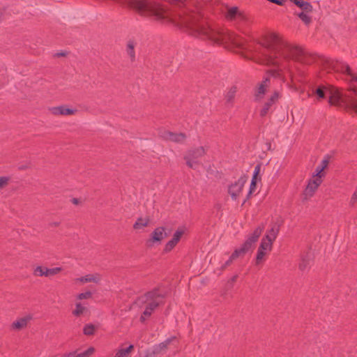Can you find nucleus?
Instances as JSON below:
<instances>
[{
    "instance_id": "obj_9",
    "label": "nucleus",
    "mask_w": 357,
    "mask_h": 357,
    "mask_svg": "<svg viewBox=\"0 0 357 357\" xmlns=\"http://www.w3.org/2000/svg\"><path fill=\"white\" fill-rule=\"evenodd\" d=\"M245 179L243 177L238 178L234 183L231 184L228 189V192L233 200H236L243 190L245 183Z\"/></svg>"
},
{
    "instance_id": "obj_6",
    "label": "nucleus",
    "mask_w": 357,
    "mask_h": 357,
    "mask_svg": "<svg viewBox=\"0 0 357 357\" xmlns=\"http://www.w3.org/2000/svg\"><path fill=\"white\" fill-rule=\"evenodd\" d=\"M322 183V179L317 176H313L309 180L308 183L303 192V199L307 200L311 198L319 186Z\"/></svg>"
},
{
    "instance_id": "obj_22",
    "label": "nucleus",
    "mask_w": 357,
    "mask_h": 357,
    "mask_svg": "<svg viewBox=\"0 0 357 357\" xmlns=\"http://www.w3.org/2000/svg\"><path fill=\"white\" fill-rule=\"evenodd\" d=\"M279 227L277 225H274L271 229L267 231L266 236L264 237L267 240H270L271 242H273L278 234Z\"/></svg>"
},
{
    "instance_id": "obj_30",
    "label": "nucleus",
    "mask_w": 357,
    "mask_h": 357,
    "mask_svg": "<svg viewBox=\"0 0 357 357\" xmlns=\"http://www.w3.org/2000/svg\"><path fill=\"white\" fill-rule=\"evenodd\" d=\"M308 13H309L301 12L298 14V17L307 25L309 24L312 20Z\"/></svg>"
},
{
    "instance_id": "obj_12",
    "label": "nucleus",
    "mask_w": 357,
    "mask_h": 357,
    "mask_svg": "<svg viewBox=\"0 0 357 357\" xmlns=\"http://www.w3.org/2000/svg\"><path fill=\"white\" fill-rule=\"evenodd\" d=\"M183 234V230H180V229L177 230L174 234L173 238L166 243L165 248H164L165 252H168L171 251L178 243V242L179 241L180 238H181Z\"/></svg>"
},
{
    "instance_id": "obj_19",
    "label": "nucleus",
    "mask_w": 357,
    "mask_h": 357,
    "mask_svg": "<svg viewBox=\"0 0 357 357\" xmlns=\"http://www.w3.org/2000/svg\"><path fill=\"white\" fill-rule=\"evenodd\" d=\"M95 349L93 347H89L85 351L77 354L76 352H71L63 355L62 357H88L93 354Z\"/></svg>"
},
{
    "instance_id": "obj_11",
    "label": "nucleus",
    "mask_w": 357,
    "mask_h": 357,
    "mask_svg": "<svg viewBox=\"0 0 357 357\" xmlns=\"http://www.w3.org/2000/svg\"><path fill=\"white\" fill-rule=\"evenodd\" d=\"M333 68L336 71H340L344 74H347L352 81L357 82V73H354L352 72L349 66L342 62L337 61L335 64H333Z\"/></svg>"
},
{
    "instance_id": "obj_32",
    "label": "nucleus",
    "mask_w": 357,
    "mask_h": 357,
    "mask_svg": "<svg viewBox=\"0 0 357 357\" xmlns=\"http://www.w3.org/2000/svg\"><path fill=\"white\" fill-rule=\"evenodd\" d=\"M267 252L265 251H263L262 250L258 248L257 254L256 257V261L257 264H259L264 258V257L266 255Z\"/></svg>"
},
{
    "instance_id": "obj_26",
    "label": "nucleus",
    "mask_w": 357,
    "mask_h": 357,
    "mask_svg": "<svg viewBox=\"0 0 357 357\" xmlns=\"http://www.w3.org/2000/svg\"><path fill=\"white\" fill-rule=\"evenodd\" d=\"M86 311L87 308L86 307L82 305L80 303H77L75 305V309L73 311V314L75 316L79 317Z\"/></svg>"
},
{
    "instance_id": "obj_3",
    "label": "nucleus",
    "mask_w": 357,
    "mask_h": 357,
    "mask_svg": "<svg viewBox=\"0 0 357 357\" xmlns=\"http://www.w3.org/2000/svg\"><path fill=\"white\" fill-rule=\"evenodd\" d=\"M263 229L264 226H258L254 230L252 234L248 236L242 246L234 250V252L230 256L229 259L223 265V268H226L227 266H229L234 260L240 256L244 255L247 252L250 250L254 246L255 243L257 241L259 237L261 236Z\"/></svg>"
},
{
    "instance_id": "obj_36",
    "label": "nucleus",
    "mask_w": 357,
    "mask_h": 357,
    "mask_svg": "<svg viewBox=\"0 0 357 357\" xmlns=\"http://www.w3.org/2000/svg\"><path fill=\"white\" fill-rule=\"evenodd\" d=\"M256 182H257V179H255V178H252V181H251L250 186V193H251L252 191L255 189V188L256 186Z\"/></svg>"
},
{
    "instance_id": "obj_17",
    "label": "nucleus",
    "mask_w": 357,
    "mask_h": 357,
    "mask_svg": "<svg viewBox=\"0 0 357 357\" xmlns=\"http://www.w3.org/2000/svg\"><path fill=\"white\" fill-rule=\"evenodd\" d=\"M278 97H279V94H278V92L275 91L271 96L270 99L265 103V105H264L263 108L261 109V111H260V116H266L268 114L270 107L278 100Z\"/></svg>"
},
{
    "instance_id": "obj_1",
    "label": "nucleus",
    "mask_w": 357,
    "mask_h": 357,
    "mask_svg": "<svg viewBox=\"0 0 357 357\" xmlns=\"http://www.w3.org/2000/svg\"><path fill=\"white\" fill-rule=\"evenodd\" d=\"M166 294L159 289H154L139 296L134 302V306L142 310L140 321L144 322L150 318L153 311L164 304Z\"/></svg>"
},
{
    "instance_id": "obj_38",
    "label": "nucleus",
    "mask_w": 357,
    "mask_h": 357,
    "mask_svg": "<svg viewBox=\"0 0 357 357\" xmlns=\"http://www.w3.org/2000/svg\"><path fill=\"white\" fill-rule=\"evenodd\" d=\"M56 55L57 56H64L65 53L64 52L57 53Z\"/></svg>"
},
{
    "instance_id": "obj_28",
    "label": "nucleus",
    "mask_w": 357,
    "mask_h": 357,
    "mask_svg": "<svg viewBox=\"0 0 357 357\" xmlns=\"http://www.w3.org/2000/svg\"><path fill=\"white\" fill-rule=\"evenodd\" d=\"M171 341V339L167 340L165 342H162L159 344L158 345L155 346L154 347L153 353L154 354H160L165 349L167 348L168 344H169Z\"/></svg>"
},
{
    "instance_id": "obj_15",
    "label": "nucleus",
    "mask_w": 357,
    "mask_h": 357,
    "mask_svg": "<svg viewBox=\"0 0 357 357\" xmlns=\"http://www.w3.org/2000/svg\"><path fill=\"white\" fill-rule=\"evenodd\" d=\"M50 112L54 115H73L77 110L73 109L67 108L65 106H59L50 108Z\"/></svg>"
},
{
    "instance_id": "obj_35",
    "label": "nucleus",
    "mask_w": 357,
    "mask_h": 357,
    "mask_svg": "<svg viewBox=\"0 0 357 357\" xmlns=\"http://www.w3.org/2000/svg\"><path fill=\"white\" fill-rule=\"evenodd\" d=\"M260 170H261L260 165H256L255 167V169H254V172H253L252 178H255V179H257V177L258 174H259Z\"/></svg>"
},
{
    "instance_id": "obj_7",
    "label": "nucleus",
    "mask_w": 357,
    "mask_h": 357,
    "mask_svg": "<svg viewBox=\"0 0 357 357\" xmlns=\"http://www.w3.org/2000/svg\"><path fill=\"white\" fill-rule=\"evenodd\" d=\"M168 234L165 231V228L163 227H157L151 233L150 238L147 241V245L152 247L155 244H160L161 241L166 237Z\"/></svg>"
},
{
    "instance_id": "obj_34",
    "label": "nucleus",
    "mask_w": 357,
    "mask_h": 357,
    "mask_svg": "<svg viewBox=\"0 0 357 357\" xmlns=\"http://www.w3.org/2000/svg\"><path fill=\"white\" fill-rule=\"evenodd\" d=\"M8 178L6 176H0V189L8 184Z\"/></svg>"
},
{
    "instance_id": "obj_40",
    "label": "nucleus",
    "mask_w": 357,
    "mask_h": 357,
    "mask_svg": "<svg viewBox=\"0 0 357 357\" xmlns=\"http://www.w3.org/2000/svg\"><path fill=\"white\" fill-rule=\"evenodd\" d=\"M73 203L74 204H77V199H73Z\"/></svg>"
},
{
    "instance_id": "obj_5",
    "label": "nucleus",
    "mask_w": 357,
    "mask_h": 357,
    "mask_svg": "<svg viewBox=\"0 0 357 357\" xmlns=\"http://www.w3.org/2000/svg\"><path fill=\"white\" fill-rule=\"evenodd\" d=\"M205 154L204 147L201 146L188 152L185 156L187 165L192 169H196L199 166V158Z\"/></svg>"
},
{
    "instance_id": "obj_37",
    "label": "nucleus",
    "mask_w": 357,
    "mask_h": 357,
    "mask_svg": "<svg viewBox=\"0 0 357 357\" xmlns=\"http://www.w3.org/2000/svg\"><path fill=\"white\" fill-rule=\"evenodd\" d=\"M75 282H82V283H85L84 276L75 279Z\"/></svg>"
},
{
    "instance_id": "obj_14",
    "label": "nucleus",
    "mask_w": 357,
    "mask_h": 357,
    "mask_svg": "<svg viewBox=\"0 0 357 357\" xmlns=\"http://www.w3.org/2000/svg\"><path fill=\"white\" fill-rule=\"evenodd\" d=\"M269 86V79L268 77L265 78L261 83L258 86L256 93H255V99L257 100H260L263 98L267 88Z\"/></svg>"
},
{
    "instance_id": "obj_20",
    "label": "nucleus",
    "mask_w": 357,
    "mask_h": 357,
    "mask_svg": "<svg viewBox=\"0 0 357 357\" xmlns=\"http://www.w3.org/2000/svg\"><path fill=\"white\" fill-rule=\"evenodd\" d=\"M136 43L132 40H129L126 45V53L130 57L131 61H134L135 60V47Z\"/></svg>"
},
{
    "instance_id": "obj_13",
    "label": "nucleus",
    "mask_w": 357,
    "mask_h": 357,
    "mask_svg": "<svg viewBox=\"0 0 357 357\" xmlns=\"http://www.w3.org/2000/svg\"><path fill=\"white\" fill-rule=\"evenodd\" d=\"M312 261V259L310 254L307 253L305 255H302L298 264L299 270L302 272L308 271L311 266Z\"/></svg>"
},
{
    "instance_id": "obj_21",
    "label": "nucleus",
    "mask_w": 357,
    "mask_h": 357,
    "mask_svg": "<svg viewBox=\"0 0 357 357\" xmlns=\"http://www.w3.org/2000/svg\"><path fill=\"white\" fill-rule=\"evenodd\" d=\"M149 222L150 219L149 218H139L133 225V228L135 229H142L147 227Z\"/></svg>"
},
{
    "instance_id": "obj_23",
    "label": "nucleus",
    "mask_w": 357,
    "mask_h": 357,
    "mask_svg": "<svg viewBox=\"0 0 357 357\" xmlns=\"http://www.w3.org/2000/svg\"><path fill=\"white\" fill-rule=\"evenodd\" d=\"M98 325L89 324L84 328V335H93L95 333L98 332Z\"/></svg>"
},
{
    "instance_id": "obj_4",
    "label": "nucleus",
    "mask_w": 357,
    "mask_h": 357,
    "mask_svg": "<svg viewBox=\"0 0 357 357\" xmlns=\"http://www.w3.org/2000/svg\"><path fill=\"white\" fill-rule=\"evenodd\" d=\"M225 17L227 20L234 22L240 29L245 27L249 24L248 16L238 7L229 8L225 14Z\"/></svg>"
},
{
    "instance_id": "obj_10",
    "label": "nucleus",
    "mask_w": 357,
    "mask_h": 357,
    "mask_svg": "<svg viewBox=\"0 0 357 357\" xmlns=\"http://www.w3.org/2000/svg\"><path fill=\"white\" fill-rule=\"evenodd\" d=\"M159 135L165 140L176 143H183L186 139V135L182 132L176 133L168 130H162Z\"/></svg>"
},
{
    "instance_id": "obj_16",
    "label": "nucleus",
    "mask_w": 357,
    "mask_h": 357,
    "mask_svg": "<svg viewBox=\"0 0 357 357\" xmlns=\"http://www.w3.org/2000/svg\"><path fill=\"white\" fill-rule=\"evenodd\" d=\"M328 163L329 156L326 155L321 160V163L316 167L315 172L313 174V176H317L321 178L324 177V173H323V171L328 167Z\"/></svg>"
},
{
    "instance_id": "obj_8",
    "label": "nucleus",
    "mask_w": 357,
    "mask_h": 357,
    "mask_svg": "<svg viewBox=\"0 0 357 357\" xmlns=\"http://www.w3.org/2000/svg\"><path fill=\"white\" fill-rule=\"evenodd\" d=\"M32 319L33 316L30 314L19 317L10 324V329L13 332H20L26 328Z\"/></svg>"
},
{
    "instance_id": "obj_18",
    "label": "nucleus",
    "mask_w": 357,
    "mask_h": 357,
    "mask_svg": "<svg viewBox=\"0 0 357 357\" xmlns=\"http://www.w3.org/2000/svg\"><path fill=\"white\" fill-rule=\"evenodd\" d=\"M134 349L132 344H129L126 347H122L116 351L114 357H129Z\"/></svg>"
},
{
    "instance_id": "obj_33",
    "label": "nucleus",
    "mask_w": 357,
    "mask_h": 357,
    "mask_svg": "<svg viewBox=\"0 0 357 357\" xmlns=\"http://www.w3.org/2000/svg\"><path fill=\"white\" fill-rule=\"evenodd\" d=\"M91 296L92 293L90 291H88L84 293L79 294L77 296V298L79 300L88 299L90 298Z\"/></svg>"
},
{
    "instance_id": "obj_31",
    "label": "nucleus",
    "mask_w": 357,
    "mask_h": 357,
    "mask_svg": "<svg viewBox=\"0 0 357 357\" xmlns=\"http://www.w3.org/2000/svg\"><path fill=\"white\" fill-rule=\"evenodd\" d=\"M61 271V268H60V267H55V268H46V272H47L46 277L56 275Z\"/></svg>"
},
{
    "instance_id": "obj_25",
    "label": "nucleus",
    "mask_w": 357,
    "mask_h": 357,
    "mask_svg": "<svg viewBox=\"0 0 357 357\" xmlns=\"http://www.w3.org/2000/svg\"><path fill=\"white\" fill-rule=\"evenodd\" d=\"M100 275L98 273L88 274L84 275L85 283L86 282H94L99 283L100 281Z\"/></svg>"
},
{
    "instance_id": "obj_24",
    "label": "nucleus",
    "mask_w": 357,
    "mask_h": 357,
    "mask_svg": "<svg viewBox=\"0 0 357 357\" xmlns=\"http://www.w3.org/2000/svg\"><path fill=\"white\" fill-rule=\"evenodd\" d=\"M272 245L273 243L271 242L270 240H267L265 238H263L259 248L267 252L268 251H271L272 248Z\"/></svg>"
},
{
    "instance_id": "obj_41",
    "label": "nucleus",
    "mask_w": 357,
    "mask_h": 357,
    "mask_svg": "<svg viewBox=\"0 0 357 357\" xmlns=\"http://www.w3.org/2000/svg\"><path fill=\"white\" fill-rule=\"evenodd\" d=\"M236 279V276H234V278H232V281H235Z\"/></svg>"
},
{
    "instance_id": "obj_39",
    "label": "nucleus",
    "mask_w": 357,
    "mask_h": 357,
    "mask_svg": "<svg viewBox=\"0 0 357 357\" xmlns=\"http://www.w3.org/2000/svg\"><path fill=\"white\" fill-rule=\"evenodd\" d=\"M353 104H354V107L356 108H357V101L354 102V103H353Z\"/></svg>"
},
{
    "instance_id": "obj_2",
    "label": "nucleus",
    "mask_w": 357,
    "mask_h": 357,
    "mask_svg": "<svg viewBox=\"0 0 357 357\" xmlns=\"http://www.w3.org/2000/svg\"><path fill=\"white\" fill-rule=\"evenodd\" d=\"M314 93L316 94L319 98L323 99L326 95L328 96V102L331 105H344L354 110L357 113V108H356L353 103L357 102V93H353L347 97H344L342 93L336 88L319 86L314 90Z\"/></svg>"
},
{
    "instance_id": "obj_27",
    "label": "nucleus",
    "mask_w": 357,
    "mask_h": 357,
    "mask_svg": "<svg viewBox=\"0 0 357 357\" xmlns=\"http://www.w3.org/2000/svg\"><path fill=\"white\" fill-rule=\"evenodd\" d=\"M236 93V87L232 86L229 89L226 94V100L228 103H231Z\"/></svg>"
},
{
    "instance_id": "obj_29",
    "label": "nucleus",
    "mask_w": 357,
    "mask_h": 357,
    "mask_svg": "<svg viewBox=\"0 0 357 357\" xmlns=\"http://www.w3.org/2000/svg\"><path fill=\"white\" fill-rule=\"evenodd\" d=\"M46 267L41 266H36L33 270V275L36 276H45L46 277Z\"/></svg>"
}]
</instances>
